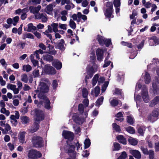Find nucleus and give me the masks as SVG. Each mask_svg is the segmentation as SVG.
Masks as SVG:
<instances>
[{"mask_svg":"<svg viewBox=\"0 0 159 159\" xmlns=\"http://www.w3.org/2000/svg\"><path fill=\"white\" fill-rule=\"evenodd\" d=\"M42 154L36 150L32 149L29 151L28 157L30 159H35L41 157Z\"/></svg>","mask_w":159,"mask_h":159,"instance_id":"nucleus-2","label":"nucleus"},{"mask_svg":"<svg viewBox=\"0 0 159 159\" xmlns=\"http://www.w3.org/2000/svg\"><path fill=\"white\" fill-rule=\"evenodd\" d=\"M145 128L143 126H141L138 129V132L141 135H143L144 134V131H145Z\"/></svg>","mask_w":159,"mask_h":159,"instance_id":"nucleus-37","label":"nucleus"},{"mask_svg":"<svg viewBox=\"0 0 159 159\" xmlns=\"http://www.w3.org/2000/svg\"><path fill=\"white\" fill-rule=\"evenodd\" d=\"M28 29L27 31L28 32H32V30H37V28L35 26L33 25V23H30L28 25Z\"/></svg>","mask_w":159,"mask_h":159,"instance_id":"nucleus-30","label":"nucleus"},{"mask_svg":"<svg viewBox=\"0 0 159 159\" xmlns=\"http://www.w3.org/2000/svg\"><path fill=\"white\" fill-rule=\"evenodd\" d=\"M73 119L75 122L78 124H82L84 121V118H81L77 116H74Z\"/></svg>","mask_w":159,"mask_h":159,"instance_id":"nucleus-14","label":"nucleus"},{"mask_svg":"<svg viewBox=\"0 0 159 159\" xmlns=\"http://www.w3.org/2000/svg\"><path fill=\"white\" fill-rule=\"evenodd\" d=\"M141 95L144 102L146 103L148 102L149 101V98L148 95V93L147 91H142Z\"/></svg>","mask_w":159,"mask_h":159,"instance_id":"nucleus-19","label":"nucleus"},{"mask_svg":"<svg viewBox=\"0 0 159 159\" xmlns=\"http://www.w3.org/2000/svg\"><path fill=\"white\" fill-rule=\"evenodd\" d=\"M78 111L80 113L83 114L84 112V107L83 104L80 103L79 104L78 107Z\"/></svg>","mask_w":159,"mask_h":159,"instance_id":"nucleus-49","label":"nucleus"},{"mask_svg":"<svg viewBox=\"0 0 159 159\" xmlns=\"http://www.w3.org/2000/svg\"><path fill=\"white\" fill-rule=\"evenodd\" d=\"M103 52V50L102 49L98 48L96 50V54L98 60L101 61L102 60Z\"/></svg>","mask_w":159,"mask_h":159,"instance_id":"nucleus-10","label":"nucleus"},{"mask_svg":"<svg viewBox=\"0 0 159 159\" xmlns=\"http://www.w3.org/2000/svg\"><path fill=\"white\" fill-rule=\"evenodd\" d=\"M41 8V6L40 5H38L37 7L31 6L29 7L30 12L33 14L38 13Z\"/></svg>","mask_w":159,"mask_h":159,"instance_id":"nucleus-13","label":"nucleus"},{"mask_svg":"<svg viewBox=\"0 0 159 159\" xmlns=\"http://www.w3.org/2000/svg\"><path fill=\"white\" fill-rule=\"evenodd\" d=\"M90 140L89 139H86L84 142V149L89 148L90 146Z\"/></svg>","mask_w":159,"mask_h":159,"instance_id":"nucleus-36","label":"nucleus"},{"mask_svg":"<svg viewBox=\"0 0 159 159\" xmlns=\"http://www.w3.org/2000/svg\"><path fill=\"white\" fill-rule=\"evenodd\" d=\"M53 89H55L57 87L58 84L57 80H53L52 83Z\"/></svg>","mask_w":159,"mask_h":159,"instance_id":"nucleus-62","label":"nucleus"},{"mask_svg":"<svg viewBox=\"0 0 159 159\" xmlns=\"http://www.w3.org/2000/svg\"><path fill=\"white\" fill-rule=\"evenodd\" d=\"M108 81H106L102 85L101 89L102 91V93L104 92L106 90L108 86Z\"/></svg>","mask_w":159,"mask_h":159,"instance_id":"nucleus-44","label":"nucleus"},{"mask_svg":"<svg viewBox=\"0 0 159 159\" xmlns=\"http://www.w3.org/2000/svg\"><path fill=\"white\" fill-rule=\"evenodd\" d=\"M52 65L57 70H60L62 67V63L58 60H55L52 62Z\"/></svg>","mask_w":159,"mask_h":159,"instance_id":"nucleus-12","label":"nucleus"},{"mask_svg":"<svg viewBox=\"0 0 159 159\" xmlns=\"http://www.w3.org/2000/svg\"><path fill=\"white\" fill-rule=\"evenodd\" d=\"M70 27L73 29H75L76 27V24L72 19H70L69 22Z\"/></svg>","mask_w":159,"mask_h":159,"instance_id":"nucleus-46","label":"nucleus"},{"mask_svg":"<svg viewBox=\"0 0 159 159\" xmlns=\"http://www.w3.org/2000/svg\"><path fill=\"white\" fill-rule=\"evenodd\" d=\"M26 134V132L25 131H22L20 133L18 139L20 143L23 144L24 143L25 140V136Z\"/></svg>","mask_w":159,"mask_h":159,"instance_id":"nucleus-16","label":"nucleus"},{"mask_svg":"<svg viewBox=\"0 0 159 159\" xmlns=\"http://www.w3.org/2000/svg\"><path fill=\"white\" fill-rule=\"evenodd\" d=\"M145 82L146 84H149L151 81V77L149 73L147 72L144 77Z\"/></svg>","mask_w":159,"mask_h":159,"instance_id":"nucleus-27","label":"nucleus"},{"mask_svg":"<svg viewBox=\"0 0 159 159\" xmlns=\"http://www.w3.org/2000/svg\"><path fill=\"white\" fill-rule=\"evenodd\" d=\"M126 130L128 132L132 134H134L135 132V130L134 128L130 126L127 128L126 129Z\"/></svg>","mask_w":159,"mask_h":159,"instance_id":"nucleus-39","label":"nucleus"},{"mask_svg":"<svg viewBox=\"0 0 159 159\" xmlns=\"http://www.w3.org/2000/svg\"><path fill=\"white\" fill-rule=\"evenodd\" d=\"M120 0H114L113 4L115 7L118 8L120 6Z\"/></svg>","mask_w":159,"mask_h":159,"instance_id":"nucleus-51","label":"nucleus"},{"mask_svg":"<svg viewBox=\"0 0 159 159\" xmlns=\"http://www.w3.org/2000/svg\"><path fill=\"white\" fill-rule=\"evenodd\" d=\"M65 41L63 39L60 40L59 42L56 43L55 45V48L56 49H58L61 51H64L65 49V47L64 46Z\"/></svg>","mask_w":159,"mask_h":159,"instance_id":"nucleus-8","label":"nucleus"},{"mask_svg":"<svg viewBox=\"0 0 159 159\" xmlns=\"http://www.w3.org/2000/svg\"><path fill=\"white\" fill-rule=\"evenodd\" d=\"M106 7L107 8L106 9L113 10V3L111 2H107Z\"/></svg>","mask_w":159,"mask_h":159,"instance_id":"nucleus-47","label":"nucleus"},{"mask_svg":"<svg viewBox=\"0 0 159 159\" xmlns=\"http://www.w3.org/2000/svg\"><path fill=\"white\" fill-rule=\"evenodd\" d=\"M20 119L25 124H27L29 122V118L27 116H20Z\"/></svg>","mask_w":159,"mask_h":159,"instance_id":"nucleus-35","label":"nucleus"},{"mask_svg":"<svg viewBox=\"0 0 159 159\" xmlns=\"http://www.w3.org/2000/svg\"><path fill=\"white\" fill-rule=\"evenodd\" d=\"M33 74L34 78L38 77L39 76V70H35L33 71Z\"/></svg>","mask_w":159,"mask_h":159,"instance_id":"nucleus-58","label":"nucleus"},{"mask_svg":"<svg viewBox=\"0 0 159 159\" xmlns=\"http://www.w3.org/2000/svg\"><path fill=\"white\" fill-rule=\"evenodd\" d=\"M31 142L33 146L36 148H40L43 147V139L40 136H33Z\"/></svg>","mask_w":159,"mask_h":159,"instance_id":"nucleus-1","label":"nucleus"},{"mask_svg":"<svg viewBox=\"0 0 159 159\" xmlns=\"http://www.w3.org/2000/svg\"><path fill=\"white\" fill-rule=\"evenodd\" d=\"M124 74L121 72L118 73L117 75V80L120 81L124 77Z\"/></svg>","mask_w":159,"mask_h":159,"instance_id":"nucleus-55","label":"nucleus"},{"mask_svg":"<svg viewBox=\"0 0 159 159\" xmlns=\"http://www.w3.org/2000/svg\"><path fill=\"white\" fill-rule=\"evenodd\" d=\"M127 157V155L125 151L121 152L120 155L117 159H125Z\"/></svg>","mask_w":159,"mask_h":159,"instance_id":"nucleus-38","label":"nucleus"},{"mask_svg":"<svg viewBox=\"0 0 159 159\" xmlns=\"http://www.w3.org/2000/svg\"><path fill=\"white\" fill-rule=\"evenodd\" d=\"M19 20V17L18 16H16L13 18L14 22L12 23L13 25L14 26H16L17 23L18 22Z\"/></svg>","mask_w":159,"mask_h":159,"instance_id":"nucleus-59","label":"nucleus"},{"mask_svg":"<svg viewBox=\"0 0 159 159\" xmlns=\"http://www.w3.org/2000/svg\"><path fill=\"white\" fill-rule=\"evenodd\" d=\"M159 102V96L155 97L150 102L149 106L151 107H154Z\"/></svg>","mask_w":159,"mask_h":159,"instance_id":"nucleus-20","label":"nucleus"},{"mask_svg":"<svg viewBox=\"0 0 159 159\" xmlns=\"http://www.w3.org/2000/svg\"><path fill=\"white\" fill-rule=\"evenodd\" d=\"M21 80L25 83H26L28 81V77L26 74H23L21 75Z\"/></svg>","mask_w":159,"mask_h":159,"instance_id":"nucleus-56","label":"nucleus"},{"mask_svg":"<svg viewBox=\"0 0 159 159\" xmlns=\"http://www.w3.org/2000/svg\"><path fill=\"white\" fill-rule=\"evenodd\" d=\"M96 71H97V70H95L93 66L89 67L87 69V75L85 76L84 79L85 83L86 84L88 83V80L91 78Z\"/></svg>","mask_w":159,"mask_h":159,"instance_id":"nucleus-7","label":"nucleus"},{"mask_svg":"<svg viewBox=\"0 0 159 159\" xmlns=\"http://www.w3.org/2000/svg\"><path fill=\"white\" fill-rule=\"evenodd\" d=\"M100 92V89L99 87L97 86L94 89L95 95L96 97L98 96Z\"/></svg>","mask_w":159,"mask_h":159,"instance_id":"nucleus-42","label":"nucleus"},{"mask_svg":"<svg viewBox=\"0 0 159 159\" xmlns=\"http://www.w3.org/2000/svg\"><path fill=\"white\" fill-rule=\"evenodd\" d=\"M158 116V112L156 111H152L151 114H150L148 116V118L149 120L150 121L153 120L152 117H157Z\"/></svg>","mask_w":159,"mask_h":159,"instance_id":"nucleus-24","label":"nucleus"},{"mask_svg":"<svg viewBox=\"0 0 159 159\" xmlns=\"http://www.w3.org/2000/svg\"><path fill=\"white\" fill-rule=\"evenodd\" d=\"M104 99L103 96H101L100 98H98L96 101L95 102V105L98 107L99 106L102 104Z\"/></svg>","mask_w":159,"mask_h":159,"instance_id":"nucleus-31","label":"nucleus"},{"mask_svg":"<svg viewBox=\"0 0 159 159\" xmlns=\"http://www.w3.org/2000/svg\"><path fill=\"white\" fill-rule=\"evenodd\" d=\"M142 151L144 154L149 155L150 154V150L148 151V149L147 148H144L143 147L141 148Z\"/></svg>","mask_w":159,"mask_h":159,"instance_id":"nucleus-60","label":"nucleus"},{"mask_svg":"<svg viewBox=\"0 0 159 159\" xmlns=\"http://www.w3.org/2000/svg\"><path fill=\"white\" fill-rule=\"evenodd\" d=\"M116 139L120 143L123 145L127 144V141L126 138L122 135H118L116 136Z\"/></svg>","mask_w":159,"mask_h":159,"instance_id":"nucleus-15","label":"nucleus"},{"mask_svg":"<svg viewBox=\"0 0 159 159\" xmlns=\"http://www.w3.org/2000/svg\"><path fill=\"white\" fill-rule=\"evenodd\" d=\"M127 122L129 123L130 125H133L134 123L133 118L130 116H127Z\"/></svg>","mask_w":159,"mask_h":159,"instance_id":"nucleus-43","label":"nucleus"},{"mask_svg":"<svg viewBox=\"0 0 159 159\" xmlns=\"http://www.w3.org/2000/svg\"><path fill=\"white\" fill-rule=\"evenodd\" d=\"M112 126L113 129L115 131L118 133H120L121 131V129L120 126L118 125L116 123H114L112 124Z\"/></svg>","mask_w":159,"mask_h":159,"instance_id":"nucleus-29","label":"nucleus"},{"mask_svg":"<svg viewBox=\"0 0 159 159\" xmlns=\"http://www.w3.org/2000/svg\"><path fill=\"white\" fill-rule=\"evenodd\" d=\"M119 103L118 101L116 99H113L110 102L111 106L113 107L117 106Z\"/></svg>","mask_w":159,"mask_h":159,"instance_id":"nucleus-40","label":"nucleus"},{"mask_svg":"<svg viewBox=\"0 0 159 159\" xmlns=\"http://www.w3.org/2000/svg\"><path fill=\"white\" fill-rule=\"evenodd\" d=\"M35 121L40 123V121L43 120L45 118V114L41 110L37 109L35 110Z\"/></svg>","mask_w":159,"mask_h":159,"instance_id":"nucleus-3","label":"nucleus"},{"mask_svg":"<svg viewBox=\"0 0 159 159\" xmlns=\"http://www.w3.org/2000/svg\"><path fill=\"white\" fill-rule=\"evenodd\" d=\"M44 93L40 92L38 94V97L41 99H43L44 100L47 98L48 97L44 94Z\"/></svg>","mask_w":159,"mask_h":159,"instance_id":"nucleus-52","label":"nucleus"},{"mask_svg":"<svg viewBox=\"0 0 159 159\" xmlns=\"http://www.w3.org/2000/svg\"><path fill=\"white\" fill-rule=\"evenodd\" d=\"M35 121L30 128V131L32 133H34L37 131L39 129L40 122H37Z\"/></svg>","mask_w":159,"mask_h":159,"instance_id":"nucleus-11","label":"nucleus"},{"mask_svg":"<svg viewBox=\"0 0 159 159\" xmlns=\"http://www.w3.org/2000/svg\"><path fill=\"white\" fill-rule=\"evenodd\" d=\"M105 80V78L103 76H101L98 79V84L100 85L101 83H103Z\"/></svg>","mask_w":159,"mask_h":159,"instance_id":"nucleus-64","label":"nucleus"},{"mask_svg":"<svg viewBox=\"0 0 159 159\" xmlns=\"http://www.w3.org/2000/svg\"><path fill=\"white\" fill-rule=\"evenodd\" d=\"M149 40H152L155 43H158L159 42V39L155 36L150 37Z\"/></svg>","mask_w":159,"mask_h":159,"instance_id":"nucleus-48","label":"nucleus"},{"mask_svg":"<svg viewBox=\"0 0 159 159\" xmlns=\"http://www.w3.org/2000/svg\"><path fill=\"white\" fill-rule=\"evenodd\" d=\"M16 87V86L15 85L12 84L10 83L8 84L7 86L8 89H10L12 90H14V89H15Z\"/></svg>","mask_w":159,"mask_h":159,"instance_id":"nucleus-57","label":"nucleus"},{"mask_svg":"<svg viewBox=\"0 0 159 159\" xmlns=\"http://www.w3.org/2000/svg\"><path fill=\"white\" fill-rule=\"evenodd\" d=\"M89 155V151L87 150L83 151L82 152V155L83 157H87Z\"/></svg>","mask_w":159,"mask_h":159,"instance_id":"nucleus-63","label":"nucleus"},{"mask_svg":"<svg viewBox=\"0 0 159 159\" xmlns=\"http://www.w3.org/2000/svg\"><path fill=\"white\" fill-rule=\"evenodd\" d=\"M105 38L103 37L98 34L97 36V39L98 42L99 44L101 46H103L104 45V42Z\"/></svg>","mask_w":159,"mask_h":159,"instance_id":"nucleus-23","label":"nucleus"},{"mask_svg":"<svg viewBox=\"0 0 159 159\" xmlns=\"http://www.w3.org/2000/svg\"><path fill=\"white\" fill-rule=\"evenodd\" d=\"M121 44L123 46H126L129 48H132L133 47L132 44L131 43L126 42L124 41L121 42Z\"/></svg>","mask_w":159,"mask_h":159,"instance_id":"nucleus-50","label":"nucleus"},{"mask_svg":"<svg viewBox=\"0 0 159 159\" xmlns=\"http://www.w3.org/2000/svg\"><path fill=\"white\" fill-rule=\"evenodd\" d=\"M51 26L52 28V30L55 33L58 31V24L57 23H53L51 24Z\"/></svg>","mask_w":159,"mask_h":159,"instance_id":"nucleus-33","label":"nucleus"},{"mask_svg":"<svg viewBox=\"0 0 159 159\" xmlns=\"http://www.w3.org/2000/svg\"><path fill=\"white\" fill-rule=\"evenodd\" d=\"M49 90V87L46 83L40 82L36 91L37 92L47 93L48 92Z\"/></svg>","mask_w":159,"mask_h":159,"instance_id":"nucleus-6","label":"nucleus"},{"mask_svg":"<svg viewBox=\"0 0 159 159\" xmlns=\"http://www.w3.org/2000/svg\"><path fill=\"white\" fill-rule=\"evenodd\" d=\"M111 44H112L111 39L105 38L104 42V45L105 44L107 47H108Z\"/></svg>","mask_w":159,"mask_h":159,"instance_id":"nucleus-45","label":"nucleus"},{"mask_svg":"<svg viewBox=\"0 0 159 159\" xmlns=\"http://www.w3.org/2000/svg\"><path fill=\"white\" fill-rule=\"evenodd\" d=\"M43 69L44 73L46 74L55 75L57 72L55 69L49 64L45 65Z\"/></svg>","mask_w":159,"mask_h":159,"instance_id":"nucleus-4","label":"nucleus"},{"mask_svg":"<svg viewBox=\"0 0 159 159\" xmlns=\"http://www.w3.org/2000/svg\"><path fill=\"white\" fill-rule=\"evenodd\" d=\"M129 153L132 155V156L135 158L140 159L141 157V155L140 152L137 150L131 149L129 150Z\"/></svg>","mask_w":159,"mask_h":159,"instance_id":"nucleus-9","label":"nucleus"},{"mask_svg":"<svg viewBox=\"0 0 159 159\" xmlns=\"http://www.w3.org/2000/svg\"><path fill=\"white\" fill-rule=\"evenodd\" d=\"M44 60L49 62H51L53 60V57L50 55H46L43 56Z\"/></svg>","mask_w":159,"mask_h":159,"instance_id":"nucleus-32","label":"nucleus"},{"mask_svg":"<svg viewBox=\"0 0 159 159\" xmlns=\"http://www.w3.org/2000/svg\"><path fill=\"white\" fill-rule=\"evenodd\" d=\"M1 113L5 114L7 116H8L10 113V112L8 110H7L5 108H1L0 110Z\"/></svg>","mask_w":159,"mask_h":159,"instance_id":"nucleus-53","label":"nucleus"},{"mask_svg":"<svg viewBox=\"0 0 159 159\" xmlns=\"http://www.w3.org/2000/svg\"><path fill=\"white\" fill-rule=\"evenodd\" d=\"M23 70L24 71H26L29 72L32 69V67L30 65H24L23 66Z\"/></svg>","mask_w":159,"mask_h":159,"instance_id":"nucleus-34","label":"nucleus"},{"mask_svg":"<svg viewBox=\"0 0 159 159\" xmlns=\"http://www.w3.org/2000/svg\"><path fill=\"white\" fill-rule=\"evenodd\" d=\"M44 107L47 110H49L51 108V102L48 98L44 100Z\"/></svg>","mask_w":159,"mask_h":159,"instance_id":"nucleus-22","label":"nucleus"},{"mask_svg":"<svg viewBox=\"0 0 159 159\" xmlns=\"http://www.w3.org/2000/svg\"><path fill=\"white\" fill-rule=\"evenodd\" d=\"M152 87L153 89V92L156 95L159 94V87H158L157 84L156 82H153L152 83Z\"/></svg>","mask_w":159,"mask_h":159,"instance_id":"nucleus-21","label":"nucleus"},{"mask_svg":"<svg viewBox=\"0 0 159 159\" xmlns=\"http://www.w3.org/2000/svg\"><path fill=\"white\" fill-rule=\"evenodd\" d=\"M150 154L149 155V159H156L154 157V152L152 150H150Z\"/></svg>","mask_w":159,"mask_h":159,"instance_id":"nucleus-54","label":"nucleus"},{"mask_svg":"<svg viewBox=\"0 0 159 159\" xmlns=\"http://www.w3.org/2000/svg\"><path fill=\"white\" fill-rule=\"evenodd\" d=\"M128 141L130 144L133 146L137 145L138 143V141L137 139L131 137L128 139Z\"/></svg>","mask_w":159,"mask_h":159,"instance_id":"nucleus-26","label":"nucleus"},{"mask_svg":"<svg viewBox=\"0 0 159 159\" xmlns=\"http://www.w3.org/2000/svg\"><path fill=\"white\" fill-rule=\"evenodd\" d=\"M20 115L19 112L17 111H15V115H11L10 116V118L11 120H13L15 123H17V121L16 119H18L19 118ZM16 124H15V125L16 126Z\"/></svg>","mask_w":159,"mask_h":159,"instance_id":"nucleus-17","label":"nucleus"},{"mask_svg":"<svg viewBox=\"0 0 159 159\" xmlns=\"http://www.w3.org/2000/svg\"><path fill=\"white\" fill-rule=\"evenodd\" d=\"M113 10L106 9L104 12V14L105 17L107 18H111L112 16Z\"/></svg>","mask_w":159,"mask_h":159,"instance_id":"nucleus-28","label":"nucleus"},{"mask_svg":"<svg viewBox=\"0 0 159 159\" xmlns=\"http://www.w3.org/2000/svg\"><path fill=\"white\" fill-rule=\"evenodd\" d=\"M62 135L65 139H68L70 141H73L74 139V135L72 132L63 130Z\"/></svg>","mask_w":159,"mask_h":159,"instance_id":"nucleus-5","label":"nucleus"},{"mask_svg":"<svg viewBox=\"0 0 159 159\" xmlns=\"http://www.w3.org/2000/svg\"><path fill=\"white\" fill-rule=\"evenodd\" d=\"M120 148L121 146L119 143L116 142L113 143L112 149L113 151H118Z\"/></svg>","mask_w":159,"mask_h":159,"instance_id":"nucleus-25","label":"nucleus"},{"mask_svg":"<svg viewBox=\"0 0 159 159\" xmlns=\"http://www.w3.org/2000/svg\"><path fill=\"white\" fill-rule=\"evenodd\" d=\"M26 44L25 42H21L17 44V46H19L20 48L23 49L25 46Z\"/></svg>","mask_w":159,"mask_h":159,"instance_id":"nucleus-61","label":"nucleus"},{"mask_svg":"<svg viewBox=\"0 0 159 159\" xmlns=\"http://www.w3.org/2000/svg\"><path fill=\"white\" fill-rule=\"evenodd\" d=\"M47 47L49 48L48 51L47 53H48L52 55H55L57 54V52L54 49V47L51 44H48Z\"/></svg>","mask_w":159,"mask_h":159,"instance_id":"nucleus-18","label":"nucleus"},{"mask_svg":"<svg viewBox=\"0 0 159 159\" xmlns=\"http://www.w3.org/2000/svg\"><path fill=\"white\" fill-rule=\"evenodd\" d=\"M82 94L83 97L84 98H86L87 97L88 95V92L87 89L85 88H84L83 89L82 91Z\"/></svg>","mask_w":159,"mask_h":159,"instance_id":"nucleus-41","label":"nucleus"}]
</instances>
